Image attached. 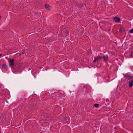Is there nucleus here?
Masks as SVG:
<instances>
[{"instance_id":"nucleus-1","label":"nucleus","mask_w":133,"mask_h":133,"mask_svg":"<svg viewBox=\"0 0 133 133\" xmlns=\"http://www.w3.org/2000/svg\"><path fill=\"white\" fill-rule=\"evenodd\" d=\"M14 60L10 58L9 60L8 61V62L10 66H12L14 65Z\"/></svg>"},{"instance_id":"nucleus-2","label":"nucleus","mask_w":133,"mask_h":133,"mask_svg":"<svg viewBox=\"0 0 133 133\" xmlns=\"http://www.w3.org/2000/svg\"><path fill=\"white\" fill-rule=\"evenodd\" d=\"M0 118L1 120L4 121L6 120V115L5 114H1L0 116Z\"/></svg>"},{"instance_id":"nucleus-3","label":"nucleus","mask_w":133,"mask_h":133,"mask_svg":"<svg viewBox=\"0 0 133 133\" xmlns=\"http://www.w3.org/2000/svg\"><path fill=\"white\" fill-rule=\"evenodd\" d=\"M114 20L116 22H118L120 21V19L119 18L117 17H115L113 18Z\"/></svg>"},{"instance_id":"nucleus-4","label":"nucleus","mask_w":133,"mask_h":133,"mask_svg":"<svg viewBox=\"0 0 133 133\" xmlns=\"http://www.w3.org/2000/svg\"><path fill=\"white\" fill-rule=\"evenodd\" d=\"M102 58V57L101 56H97V57L95 58V59L94 60L93 62H96L98 61V60Z\"/></svg>"},{"instance_id":"nucleus-5","label":"nucleus","mask_w":133,"mask_h":133,"mask_svg":"<svg viewBox=\"0 0 133 133\" xmlns=\"http://www.w3.org/2000/svg\"><path fill=\"white\" fill-rule=\"evenodd\" d=\"M125 77H128L129 78H132L133 77V76H131L130 73H128L125 75Z\"/></svg>"},{"instance_id":"nucleus-6","label":"nucleus","mask_w":133,"mask_h":133,"mask_svg":"<svg viewBox=\"0 0 133 133\" xmlns=\"http://www.w3.org/2000/svg\"><path fill=\"white\" fill-rule=\"evenodd\" d=\"M45 7L46 9L48 11L51 9V7L49 5L46 4L45 5Z\"/></svg>"},{"instance_id":"nucleus-7","label":"nucleus","mask_w":133,"mask_h":133,"mask_svg":"<svg viewBox=\"0 0 133 133\" xmlns=\"http://www.w3.org/2000/svg\"><path fill=\"white\" fill-rule=\"evenodd\" d=\"M129 86L130 87H132L133 85V80L130 81L129 82Z\"/></svg>"},{"instance_id":"nucleus-8","label":"nucleus","mask_w":133,"mask_h":133,"mask_svg":"<svg viewBox=\"0 0 133 133\" xmlns=\"http://www.w3.org/2000/svg\"><path fill=\"white\" fill-rule=\"evenodd\" d=\"M103 58L104 60L105 61H108V55H106L105 56H104L103 57Z\"/></svg>"},{"instance_id":"nucleus-9","label":"nucleus","mask_w":133,"mask_h":133,"mask_svg":"<svg viewBox=\"0 0 133 133\" xmlns=\"http://www.w3.org/2000/svg\"><path fill=\"white\" fill-rule=\"evenodd\" d=\"M2 67L4 69H6L7 68V65L5 64H4L3 65Z\"/></svg>"},{"instance_id":"nucleus-10","label":"nucleus","mask_w":133,"mask_h":133,"mask_svg":"<svg viewBox=\"0 0 133 133\" xmlns=\"http://www.w3.org/2000/svg\"><path fill=\"white\" fill-rule=\"evenodd\" d=\"M129 32L130 33H133V29L130 30L129 31Z\"/></svg>"},{"instance_id":"nucleus-11","label":"nucleus","mask_w":133,"mask_h":133,"mask_svg":"<svg viewBox=\"0 0 133 133\" xmlns=\"http://www.w3.org/2000/svg\"><path fill=\"white\" fill-rule=\"evenodd\" d=\"M99 106V105L98 104H95V106L96 107H98Z\"/></svg>"},{"instance_id":"nucleus-12","label":"nucleus","mask_w":133,"mask_h":133,"mask_svg":"<svg viewBox=\"0 0 133 133\" xmlns=\"http://www.w3.org/2000/svg\"><path fill=\"white\" fill-rule=\"evenodd\" d=\"M133 55V52L132 51H131V54H130V57H132V55Z\"/></svg>"},{"instance_id":"nucleus-13","label":"nucleus","mask_w":133,"mask_h":133,"mask_svg":"<svg viewBox=\"0 0 133 133\" xmlns=\"http://www.w3.org/2000/svg\"><path fill=\"white\" fill-rule=\"evenodd\" d=\"M1 19V16H0V20Z\"/></svg>"},{"instance_id":"nucleus-14","label":"nucleus","mask_w":133,"mask_h":133,"mask_svg":"<svg viewBox=\"0 0 133 133\" xmlns=\"http://www.w3.org/2000/svg\"><path fill=\"white\" fill-rule=\"evenodd\" d=\"M2 55L1 54H0V57Z\"/></svg>"}]
</instances>
